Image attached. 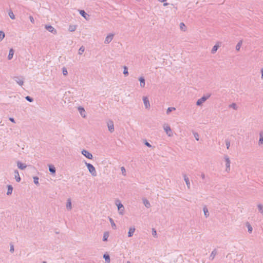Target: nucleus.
I'll return each instance as SVG.
<instances>
[{"label":"nucleus","mask_w":263,"mask_h":263,"mask_svg":"<svg viewBox=\"0 0 263 263\" xmlns=\"http://www.w3.org/2000/svg\"><path fill=\"white\" fill-rule=\"evenodd\" d=\"M115 204L118 207V210L119 212V213L120 215H123L124 211V207L123 205V204L121 203V202L119 199H116L115 201Z\"/></svg>","instance_id":"obj_1"},{"label":"nucleus","mask_w":263,"mask_h":263,"mask_svg":"<svg viewBox=\"0 0 263 263\" xmlns=\"http://www.w3.org/2000/svg\"><path fill=\"white\" fill-rule=\"evenodd\" d=\"M211 96V94H207L203 96L201 98L199 99L196 102V105L201 106L205 101H206Z\"/></svg>","instance_id":"obj_2"},{"label":"nucleus","mask_w":263,"mask_h":263,"mask_svg":"<svg viewBox=\"0 0 263 263\" xmlns=\"http://www.w3.org/2000/svg\"><path fill=\"white\" fill-rule=\"evenodd\" d=\"M86 165L87 166V167L88 170H89V172L91 173V174L92 176H96L97 172L96 171L95 167L93 166L92 164L89 163H85Z\"/></svg>","instance_id":"obj_3"},{"label":"nucleus","mask_w":263,"mask_h":263,"mask_svg":"<svg viewBox=\"0 0 263 263\" xmlns=\"http://www.w3.org/2000/svg\"><path fill=\"white\" fill-rule=\"evenodd\" d=\"M45 28L48 30L49 32L53 33V34H56L57 33V30L51 25L47 24L45 26Z\"/></svg>","instance_id":"obj_4"},{"label":"nucleus","mask_w":263,"mask_h":263,"mask_svg":"<svg viewBox=\"0 0 263 263\" xmlns=\"http://www.w3.org/2000/svg\"><path fill=\"white\" fill-rule=\"evenodd\" d=\"M224 158L226 161V171L229 172L230 170V160L228 155H224Z\"/></svg>","instance_id":"obj_5"},{"label":"nucleus","mask_w":263,"mask_h":263,"mask_svg":"<svg viewBox=\"0 0 263 263\" xmlns=\"http://www.w3.org/2000/svg\"><path fill=\"white\" fill-rule=\"evenodd\" d=\"M81 153L83 156H84L85 157L89 159H92L93 158L92 155L86 149H83Z\"/></svg>","instance_id":"obj_6"},{"label":"nucleus","mask_w":263,"mask_h":263,"mask_svg":"<svg viewBox=\"0 0 263 263\" xmlns=\"http://www.w3.org/2000/svg\"><path fill=\"white\" fill-rule=\"evenodd\" d=\"M107 126H108V130L110 133H112L114 131V122L112 120H109L107 122Z\"/></svg>","instance_id":"obj_7"},{"label":"nucleus","mask_w":263,"mask_h":263,"mask_svg":"<svg viewBox=\"0 0 263 263\" xmlns=\"http://www.w3.org/2000/svg\"><path fill=\"white\" fill-rule=\"evenodd\" d=\"M143 101L145 108L147 109L150 107V103L147 97L144 96L143 97Z\"/></svg>","instance_id":"obj_8"},{"label":"nucleus","mask_w":263,"mask_h":263,"mask_svg":"<svg viewBox=\"0 0 263 263\" xmlns=\"http://www.w3.org/2000/svg\"><path fill=\"white\" fill-rule=\"evenodd\" d=\"M13 80L20 86H22L24 84V80L22 77H14Z\"/></svg>","instance_id":"obj_9"},{"label":"nucleus","mask_w":263,"mask_h":263,"mask_svg":"<svg viewBox=\"0 0 263 263\" xmlns=\"http://www.w3.org/2000/svg\"><path fill=\"white\" fill-rule=\"evenodd\" d=\"M80 14L85 18L86 20L89 18V15H88L84 10H79Z\"/></svg>","instance_id":"obj_10"},{"label":"nucleus","mask_w":263,"mask_h":263,"mask_svg":"<svg viewBox=\"0 0 263 263\" xmlns=\"http://www.w3.org/2000/svg\"><path fill=\"white\" fill-rule=\"evenodd\" d=\"M78 110L82 117H86L85 110L83 107L81 106H79L78 107Z\"/></svg>","instance_id":"obj_11"},{"label":"nucleus","mask_w":263,"mask_h":263,"mask_svg":"<svg viewBox=\"0 0 263 263\" xmlns=\"http://www.w3.org/2000/svg\"><path fill=\"white\" fill-rule=\"evenodd\" d=\"M113 37H114L113 34H109L107 35L105 38L104 43L105 44L109 43L112 41Z\"/></svg>","instance_id":"obj_12"},{"label":"nucleus","mask_w":263,"mask_h":263,"mask_svg":"<svg viewBox=\"0 0 263 263\" xmlns=\"http://www.w3.org/2000/svg\"><path fill=\"white\" fill-rule=\"evenodd\" d=\"M17 165L18 168L21 170H24L27 167V165L25 163H24L21 161H17Z\"/></svg>","instance_id":"obj_13"},{"label":"nucleus","mask_w":263,"mask_h":263,"mask_svg":"<svg viewBox=\"0 0 263 263\" xmlns=\"http://www.w3.org/2000/svg\"><path fill=\"white\" fill-rule=\"evenodd\" d=\"M164 129L166 134L168 136H171L172 135V130L170 126H166L165 127H164Z\"/></svg>","instance_id":"obj_14"},{"label":"nucleus","mask_w":263,"mask_h":263,"mask_svg":"<svg viewBox=\"0 0 263 263\" xmlns=\"http://www.w3.org/2000/svg\"><path fill=\"white\" fill-rule=\"evenodd\" d=\"M66 209L68 211H70L72 209L71 200L70 198L67 200Z\"/></svg>","instance_id":"obj_15"},{"label":"nucleus","mask_w":263,"mask_h":263,"mask_svg":"<svg viewBox=\"0 0 263 263\" xmlns=\"http://www.w3.org/2000/svg\"><path fill=\"white\" fill-rule=\"evenodd\" d=\"M135 231V228L134 227H132L129 228V231L128 232V237H131L133 236L134 233Z\"/></svg>","instance_id":"obj_16"},{"label":"nucleus","mask_w":263,"mask_h":263,"mask_svg":"<svg viewBox=\"0 0 263 263\" xmlns=\"http://www.w3.org/2000/svg\"><path fill=\"white\" fill-rule=\"evenodd\" d=\"M217 254V251L216 249H214L212 251V252L209 257L210 260H213Z\"/></svg>","instance_id":"obj_17"},{"label":"nucleus","mask_w":263,"mask_h":263,"mask_svg":"<svg viewBox=\"0 0 263 263\" xmlns=\"http://www.w3.org/2000/svg\"><path fill=\"white\" fill-rule=\"evenodd\" d=\"M49 171L51 173V174H54L55 173L56 169L55 167L52 164H49Z\"/></svg>","instance_id":"obj_18"},{"label":"nucleus","mask_w":263,"mask_h":263,"mask_svg":"<svg viewBox=\"0 0 263 263\" xmlns=\"http://www.w3.org/2000/svg\"><path fill=\"white\" fill-rule=\"evenodd\" d=\"M14 53V49L13 48H11L9 50V54H8V59L9 60H11L13 58Z\"/></svg>","instance_id":"obj_19"},{"label":"nucleus","mask_w":263,"mask_h":263,"mask_svg":"<svg viewBox=\"0 0 263 263\" xmlns=\"http://www.w3.org/2000/svg\"><path fill=\"white\" fill-rule=\"evenodd\" d=\"M139 81H140V86L141 87H144L145 86V78L143 77H140L139 78Z\"/></svg>","instance_id":"obj_20"},{"label":"nucleus","mask_w":263,"mask_h":263,"mask_svg":"<svg viewBox=\"0 0 263 263\" xmlns=\"http://www.w3.org/2000/svg\"><path fill=\"white\" fill-rule=\"evenodd\" d=\"M7 195H11L12 194L13 187L11 185H7Z\"/></svg>","instance_id":"obj_21"},{"label":"nucleus","mask_w":263,"mask_h":263,"mask_svg":"<svg viewBox=\"0 0 263 263\" xmlns=\"http://www.w3.org/2000/svg\"><path fill=\"white\" fill-rule=\"evenodd\" d=\"M263 144V132L259 133V139L258 141V145L260 146Z\"/></svg>","instance_id":"obj_22"},{"label":"nucleus","mask_w":263,"mask_h":263,"mask_svg":"<svg viewBox=\"0 0 263 263\" xmlns=\"http://www.w3.org/2000/svg\"><path fill=\"white\" fill-rule=\"evenodd\" d=\"M103 258L106 263H109L110 261V256L108 254L105 253L103 255Z\"/></svg>","instance_id":"obj_23"},{"label":"nucleus","mask_w":263,"mask_h":263,"mask_svg":"<svg viewBox=\"0 0 263 263\" xmlns=\"http://www.w3.org/2000/svg\"><path fill=\"white\" fill-rule=\"evenodd\" d=\"M14 178L16 179V181H21V177L20 176L18 171L15 170L14 171Z\"/></svg>","instance_id":"obj_24"},{"label":"nucleus","mask_w":263,"mask_h":263,"mask_svg":"<svg viewBox=\"0 0 263 263\" xmlns=\"http://www.w3.org/2000/svg\"><path fill=\"white\" fill-rule=\"evenodd\" d=\"M219 47V46L218 44H215L212 48L211 50V53L212 54H214L217 51L218 48Z\"/></svg>","instance_id":"obj_25"},{"label":"nucleus","mask_w":263,"mask_h":263,"mask_svg":"<svg viewBox=\"0 0 263 263\" xmlns=\"http://www.w3.org/2000/svg\"><path fill=\"white\" fill-rule=\"evenodd\" d=\"M246 227L248 228V231L249 233H251L253 231V228L249 222H246Z\"/></svg>","instance_id":"obj_26"},{"label":"nucleus","mask_w":263,"mask_h":263,"mask_svg":"<svg viewBox=\"0 0 263 263\" xmlns=\"http://www.w3.org/2000/svg\"><path fill=\"white\" fill-rule=\"evenodd\" d=\"M203 211L204 212V215L206 218L208 217L209 216V213L208 209L206 206H204L203 209Z\"/></svg>","instance_id":"obj_27"},{"label":"nucleus","mask_w":263,"mask_h":263,"mask_svg":"<svg viewBox=\"0 0 263 263\" xmlns=\"http://www.w3.org/2000/svg\"><path fill=\"white\" fill-rule=\"evenodd\" d=\"M108 237H109V232H105L103 234V241H107Z\"/></svg>","instance_id":"obj_28"},{"label":"nucleus","mask_w":263,"mask_h":263,"mask_svg":"<svg viewBox=\"0 0 263 263\" xmlns=\"http://www.w3.org/2000/svg\"><path fill=\"white\" fill-rule=\"evenodd\" d=\"M257 208L258 211L260 213H261L263 215V205L262 204L259 203L257 204Z\"/></svg>","instance_id":"obj_29"},{"label":"nucleus","mask_w":263,"mask_h":263,"mask_svg":"<svg viewBox=\"0 0 263 263\" xmlns=\"http://www.w3.org/2000/svg\"><path fill=\"white\" fill-rule=\"evenodd\" d=\"M8 15L9 16V17L12 19V20H14L15 18V15L14 14H13V12L12 11V10L11 9H10L8 11Z\"/></svg>","instance_id":"obj_30"},{"label":"nucleus","mask_w":263,"mask_h":263,"mask_svg":"<svg viewBox=\"0 0 263 263\" xmlns=\"http://www.w3.org/2000/svg\"><path fill=\"white\" fill-rule=\"evenodd\" d=\"M77 26L76 25H70L68 28V30L70 32L74 31L76 30Z\"/></svg>","instance_id":"obj_31"},{"label":"nucleus","mask_w":263,"mask_h":263,"mask_svg":"<svg viewBox=\"0 0 263 263\" xmlns=\"http://www.w3.org/2000/svg\"><path fill=\"white\" fill-rule=\"evenodd\" d=\"M109 221L111 223L112 229L114 230L116 229H117L116 225L114 220L112 218H109Z\"/></svg>","instance_id":"obj_32"},{"label":"nucleus","mask_w":263,"mask_h":263,"mask_svg":"<svg viewBox=\"0 0 263 263\" xmlns=\"http://www.w3.org/2000/svg\"><path fill=\"white\" fill-rule=\"evenodd\" d=\"M176 108L174 107H169L166 110V114H170L172 111L175 110Z\"/></svg>","instance_id":"obj_33"},{"label":"nucleus","mask_w":263,"mask_h":263,"mask_svg":"<svg viewBox=\"0 0 263 263\" xmlns=\"http://www.w3.org/2000/svg\"><path fill=\"white\" fill-rule=\"evenodd\" d=\"M123 68H124L123 74H124V76L125 77L127 76L128 75V68H127V67L126 66H124L123 67Z\"/></svg>","instance_id":"obj_34"},{"label":"nucleus","mask_w":263,"mask_h":263,"mask_svg":"<svg viewBox=\"0 0 263 263\" xmlns=\"http://www.w3.org/2000/svg\"><path fill=\"white\" fill-rule=\"evenodd\" d=\"M242 41H240L236 46V50L237 51H239L240 50V47L242 45Z\"/></svg>","instance_id":"obj_35"},{"label":"nucleus","mask_w":263,"mask_h":263,"mask_svg":"<svg viewBox=\"0 0 263 263\" xmlns=\"http://www.w3.org/2000/svg\"><path fill=\"white\" fill-rule=\"evenodd\" d=\"M143 203L146 208H149L151 206L150 203L146 199L143 200Z\"/></svg>","instance_id":"obj_36"},{"label":"nucleus","mask_w":263,"mask_h":263,"mask_svg":"<svg viewBox=\"0 0 263 263\" xmlns=\"http://www.w3.org/2000/svg\"><path fill=\"white\" fill-rule=\"evenodd\" d=\"M85 50V47L82 46L79 49L78 53L79 54H82Z\"/></svg>","instance_id":"obj_37"},{"label":"nucleus","mask_w":263,"mask_h":263,"mask_svg":"<svg viewBox=\"0 0 263 263\" xmlns=\"http://www.w3.org/2000/svg\"><path fill=\"white\" fill-rule=\"evenodd\" d=\"M186 28V27L183 23H181L180 24V28L181 30L185 31Z\"/></svg>","instance_id":"obj_38"},{"label":"nucleus","mask_w":263,"mask_h":263,"mask_svg":"<svg viewBox=\"0 0 263 263\" xmlns=\"http://www.w3.org/2000/svg\"><path fill=\"white\" fill-rule=\"evenodd\" d=\"M230 108H232L233 109L236 110L237 109V104L235 103H232L231 104L229 105Z\"/></svg>","instance_id":"obj_39"},{"label":"nucleus","mask_w":263,"mask_h":263,"mask_svg":"<svg viewBox=\"0 0 263 263\" xmlns=\"http://www.w3.org/2000/svg\"><path fill=\"white\" fill-rule=\"evenodd\" d=\"M5 34L4 31H0V41H2L5 37Z\"/></svg>","instance_id":"obj_40"},{"label":"nucleus","mask_w":263,"mask_h":263,"mask_svg":"<svg viewBox=\"0 0 263 263\" xmlns=\"http://www.w3.org/2000/svg\"><path fill=\"white\" fill-rule=\"evenodd\" d=\"M25 99L28 101V102H32L33 101V98L29 96H27L25 97Z\"/></svg>","instance_id":"obj_41"},{"label":"nucleus","mask_w":263,"mask_h":263,"mask_svg":"<svg viewBox=\"0 0 263 263\" xmlns=\"http://www.w3.org/2000/svg\"><path fill=\"white\" fill-rule=\"evenodd\" d=\"M193 135L197 141H199V135L197 132H193Z\"/></svg>","instance_id":"obj_42"},{"label":"nucleus","mask_w":263,"mask_h":263,"mask_svg":"<svg viewBox=\"0 0 263 263\" xmlns=\"http://www.w3.org/2000/svg\"><path fill=\"white\" fill-rule=\"evenodd\" d=\"M225 142L227 146V148L229 149V147L230 146V141L229 140V139H226Z\"/></svg>","instance_id":"obj_43"},{"label":"nucleus","mask_w":263,"mask_h":263,"mask_svg":"<svg viewBox=\"0 0 263 263\" xmlns=\"http://www.w3.org/2000/svg\"><path fill=\"white\" fill-rule=\"evenodd\" d=\"M62 72L64 76H67L68 74V71L65 67L62 68Z\"/></svg>","instance_id":"obj_44"},{"label":"nucleus","mask_w":263,"mask_h":263,"mask_svg":"<svg viewBox=\"0 0 263 263\" xmlns=\"http://www.w3.org/2000/svg\"><path fill=\"white\" fill-rule=\"evenodd\" d=\"M10 252L11 253H13L14 251V246L12 243H10Z\"/></svg>","instance_id":"obj_45"},{"label":"nucleus","mask_w":263,"mask_h":263,"mask_svg":"<svg viewBox=\"0 0 263 263\" xmlns=\"http://www.w3.org/2000/svg\"><path fill=\"white\" fill-rule=\"evenodd\" d=\"M121 172H122V174L124 176H125V172H126L125 168L124 166H122V167H121Z\"/></svg>","instance_id":"obj_46"},{"label":"nucleus","mask_w":263,"mask_h":263,"mask_svg":"<svg viewBox=\"0 0 263 263\" xmlns=\"http://www.w3.org/2000/svg\"><path fill=\"white\" fill-rule=\"evenodd\" d=\"M144 144L148 147H152V145L148 142L146 140L144 141Z\"/></svg>","instance_id":"obj_47"},{"label":"nucleus","mask_w":263,"mask_h":263,"mask_svg":"<svg viewBox=\"0 0 263 263\" xmlns=\"http://www.w3.org/2000/svg\"><path fill=\"white\" fill-rule=\"evenodd\" d=\"M152 235H153V236L154 237H156V235H157V231L155 229H153V231H152Z\"/></svg>","instance_id":"obj_48"},{"label":"nucleus","mask_w":263,"mask_h":263,"mask_svg":"<svg viewBox=\"0 0 263 263\" xmlns=\"http://www.w3.org/2000/svg\"><path fill=\"white\" fill-rule=\"evenodd\" d=\"M29 20L32 23H33V24L34 23V20L32 16H31V15L29 16Z\"/></svg>","instance_id":"obj_49"},{"label":"nucleus","mask_w":263,"mask_h":263,"mask_svg":"<svg viewBox=\"0 0 263 263\" xmlns=\"http://www.w3.org/2000/svg\"><path fill=\"white\" fill-rule=\"evenodd\" d=\"M9 120L11 122H12V123H15V120H14V119L13 118L10 117V118H9Z\"/></svg>","instance_id":"obj_50"},{"label":"nucleus","mask_w":263,"mask_h":263,"mask_svg":"<svg viewBox=\"0 0 263 263\" xmlns=\"http://www.w3.org/2000/svg\"><path fill=\"white\" fill-rule=\"evenodd\" d=\"M184 181H189V178L186 175H184Z\"/></svg>","instance_id":"obj_51"},{"label":"nucleus","mask_w":263,"mask_h":263,"mask_svg":"<svg viewBox=\"0 0 263 263\" xmlns=\"http://www.w3.org/2000/svg\"><path fill=\"white\" fill-rule=\"evenodd\" d=\"M33 181H38L39 180V177L37 176H34L33 177Z\"/></svg>","instance_id":"obj_52"},{"label":"nucleus","mask_w":263,"mask_h":263,"mask_svg":"<svg viewBox=\"0 0 263 263\" xmlns=\"http://www.w3.org/2000/svg\"><path fill=\"white\" fill-rule=\"evenodd\" d=\"M187 186V187L188 189H190V183L191 182H185Z\"/></svg>","instance_id":"obj_53"},{"label":"nucleus","mask_w":263,"mask_h":263,"mask_svg":"<svg viewBox=\"0 0 263 263\" xmlns=\"http://www.w3.org/2000/svg\"><path fill=\"white\" fill-rule=\"evenodd\" d=\"M261 79H263V68L261 69Z\"/></svg>","instance_id":"obj_54"},{"label":"nucleus","mask_w":263,"mask_h":263,"mask_svg":"<svg viewBox=\"0 0 263 263\" xmlns=\"http://www.w3.org/2000/svg\"><path fill=\"white\" fill-rule=\"evenodd\" d=\"M201 178L202 179H205V175L204 174H201Z\"/></svg>","instance_id":"obj_55"},{"label":"nucleus","mask_w":263,"mask_h":263,"mask_svg":"<svg viewBox=\"0 0 263 263\" xmlns=\"http://www.w3.org/2000/svg\"><path fill=\"white\" fill-rule=\"evenodd\" d=\"M169 5V4H168V3H164L163 4V6H167V5Z\"/></svg>","instance_id":"obj_56"},{"label":"nucleus","mask_w":263,"mask_h":263,"mask_svg":"<svg viewBox=\"0 0 263 263\" xmlns=\"http://www.w3.org/2000/svg\"><path fill=\"white\" fill-rule=\"evenodd\" d=\"M34 183L37 185L39 186L40 185L39 182H34Z\"/></svg>","instance_id":"obj_57"},{"label":"nucleus","mask_w":263,"mask_h":263,"mask_svg":"<svg viewBox=\"0 0 263 263\" xmlns=\"http://www.w3.org/2000/svg\"><path fill=\"white\" fill-rule=\"evenodd\" d=\"M159 1L161 2H165L166 1V0H158Z\"/></svg>","instance_id":"obj_58"},{"label":"nucleus","mask_w":263,"mask_h":263,"mask_svg":"<svg viewBox=\"0 0 263 263\" xmlns=\"http://www.w3.org/2000/svg\"><path fill=\"white\" fill-rule=\"evenodd\" d=\"M42 263H47V262L46 261H43Z\"/></svg>","instance_id":"obj_59"},{"label":"nucleus","mask_w":263,"mask_h":263,"mask_svg":"<svg viewBox=\"0 0 263 263\" xmlns=\"http://www.w3.org/2000/svg\"><path fill=\"white\" fill-rule=\"evenodd\" d=\"M126 263H130V262L129 261H127Z\"/></svg>","instance_id":"obj_60"}]
</instances>
